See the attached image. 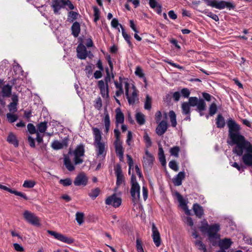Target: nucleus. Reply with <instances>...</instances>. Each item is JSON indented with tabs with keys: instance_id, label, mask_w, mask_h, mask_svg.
Instances as JSON below:
<instances>
[{
	"instance_id": "37998d69",
	"label": "nucleus",
	"mask_w": 252,
	"mask_h": 252,
	"mask_svg": "<svg viewBox=\"0 0 252 252\" xmlns=\"http://www.w3.org/2000/svg\"><path fill=\"white\" fill-rule=\"evenodd\" d=\"M180 151V148L178 146H175L171 148L170 150V153L171 156L175 157H178L179 152Z\"/></svg>"
},
{
	"instance_id": "052dcab7",
	"label": "nucleus",
	"mask_w": 252,
	"mask_h": 252,
	"mask_svg": "<svg viewBox=\"0 0 252 252\" xmlns=\"http://www.w3.org/2000/svg\"><path fill=\"white\" fill-rule=\"evenodd\" d=\"M184 221L188 225L192 227L193 225V221L192 219L189 217H187L184 219Z\"/></svg>"
},
{
	"instance_id": "680f3d73",
	"label": "nucleus",
	"mask_w": 252,
	"mask_h": 252,
	"mask_svg": "<svg viewBox=\"0 0 252 252\" xmlns=\"http://www.w3.org/2000/svg\"><path fill=\"white\" fill-rule=\"evenodd\" d=\"M181 93L184 97L186 98L188 97L190 94V92L187 88L183 89L181 91Z\"/></svg>"
},
{
	"instance_id": "f704fd0d",
	"label": "nucleus",
	"mask_w": 252,
	"mask_h": 252,
	"mask_svg": "<svg viewBox=\"0 0 252 252\" xmlns=\"http://www.w3.org/2000/svg\"><path fill=\"white\" fill-rule=\"evenodd\" d=\"M216 125L218 127L222 128L225 126V121L221 115H218L216 120Z\"/></svg>"
},
{
	"instance_id": "7c9ffc66",
	"label": "nucleus",
	"mask_w": 252,
	"mask_h": 252,
	"mask_svg": "<svg viewBox=\"0 0 252 252\" xmlns=\"http://www.w3.org/2000/svg\"><path fill=\"white\" fill-rule=\"evenodd\" d=\"M64 164L66 168L70 171L74 170V166L71 163L69 158L67 156H65L63 158Z\"/></svg>"
},
{
	"instance_id": "4be33fe9",
	"label": "nucleus",
	"mask_w": 252,
	"mask_h": 252,
	"mask_svg": "<svg viewBox=\"0 0 252 252\" xmlns=\"http://www.w3.org/2000/svg\"><path fill=\"white\" fill-rule=\"evenodd\" d=\"M67 146V143L65 140L60 142L58 140H54L51 144V147L56 150L63 149L64 147Z\"/></svg>"
},
{
	"instance_id": "5701e85b",
	"label": "nucleus",
	"mask_w": 252,
	"mask_h": 252,
	"mask_svg": "<svg viewBox=\"0 0 252 252\" xmlns=\"http://www.w3.org/2000/svg\"><path fill=\"white\" fill-rule=\"evenodd\" d=\"M185 177L184 172H180L173 179V182L175 186H179L182 185V180Z\"/></svg>"
},
{
	"instance_id": "e433bc0d",
	"label": "nucleus",
	"mask_w": 252,
	"mask_h": 252,
	"mask_svg": "<svg viewBox=\"0 0 252 252\" xmlns=\"http://www.w3.org/2000/svg\"><path fill=\"white\" fill-rule=\"evenodd\" d=\"M197 110L199 112L202 111L206 109V103L204 100L202 99H199L196 105Z\"/></svg>"
},
{
	"instance_id": "cd10ccee",
	"label": "nucleus",
	"mask_w": 252,
	"mask_h": 252,
	"mask_svg": "<svg viewBox=\"0 0 252 252\" xmlns=\"http://www.w3.org/2000/svg\"><path fill=\"white\" fill-rule=\"evenodd\" d=\"M12 87L9 85H6L2 88L1 95L3 97H8L11 94Z\"/></svg>"
},
{
	"instance_id": "0e129e2a",
	"label": "nucleus",
	"mask_w": 252,
	"mask_h": 252,
	"mask_svg": "<svg viewBox=\"0 0 252 252\" xmlns=\"http://www.w3.org/2000/svg\"><path fill=\"white\" fill-rule=\"evenodd\" d=\"M13 70L16 74H20L22 72V68L18 64H15L13 66Z\"/></svg>"
},
{
	"instance_id": "49530a36",
	"label": "nucleus",
	"mask_w": 252,
	"mask_h": 252,
	"mask_svg": "<svg viewBox=\"0 0 252 252\" xmlns=\"http://www.w3.org/2000/svg\"><path fill=\"white\" fill-rule=\"evenodd\" d=\"M199 99L196 97H190L189 99V103L190 106H195L197 105Z\"/></svg>"
},
{
	"instance_id": "412c9836",
	"label": "nucleus",
	"mask_w": 252,
	"mask_h": 252,
	"mask_svg": "<svg viewBox=\"0 0 252 252\" xmlns=\"http://www.w3.org/2000/svg\"><path fill=\"white\" fill-rule=\"evenodd\" d=\"M0 189L4 190H6L10 193L14 194L16 195L19 196L25 199V200H28V198L26 195V194L21 192L17 191L15 190H13L10 188H7V187L2 185L0 184Z\"/></svg>"
},
{
	"instance_id": "6ab92c4d",
	"label": "nucleus",
	"mask_w": 252,
	"mask_h": 252,
	"mask_svg": "<svg viewBox=\"0 0 252 252\" xmlns=\"http://www.w3.org/2000/svg\"><path fill=\"white\" fill-rule=\"evenodd\" d=\"M114 144L117 155L119 157L120 159L122 160L124 158V150L122 142L115 141Z\"/></svg>"
},
{
	"instance_id": "6e6d98bb",
	"label": "nucleus",
	"mask_w": 252,
	"mask_h": 252,
	"mask_svg": "<svg viewBox=\"0 0 252 252\" xmlns=\"http://www.w3.org/2000/svg\"><path fill=\"white\" fill-rule=\"evenodd\" d=\"M17 104H18L15 103L13 102L10 103V104L8 105V108L9 111L13 112H16L17 111Z\"/></svg>"
},
{
	"instance_id": "2eb2a0df",
	"label": "nucleus",
	"mask_w": 252,
	"mask_h": 252,
	"mask_svg": "<svg viewBox=\"0 0 252 252\" xmlns=\"http://www.w3.org/2000/svg\"><path fill=\"white\" fill-rule=\"evenodd\" d=\"M102 121L104 124V132L107 133L110 130V119L107 108L106 107L104 110V115L102 118Z\"/></svg>"
},
{
	"instance_id": "de8ad7c7",
	"label": "nucleus",
	"mask_w": 252,
	"mask_h": 252,
	"mask_svg": "<svg viewBox=\"0 0 252 252\" xmlns=\"http://www.w3.org/2000/svg\"><path fill=\"white\" fill-rule=\"evenodd\" d=\"M6 117L10 123H13L15 122L18 119V117L16 115L11 113H7L6 114Z\"/></svg>"
},
{
	"instance_id": "0eeeda50",
	"label": "nucleus",
	"mask_w": 252,
	"mask_h": 252,
	"mask_svg": "<svg viewBox=\"0 0 252 252\" xmlns=\"http://www.w3.org/2000/svg\"><path fill=\"white\" fill-rule=\"evenodd\" d=\"M47 233L53 236L55 239L65 243L70 244L74 242V239L71 237H68L56 231L47 230Z\"/></svg>"
},
{
	"instance_id": "9d476101",
	"label": "nucleus",
	"mask_w": 252,
	"mask_h": 252,
	"mask_svg": "<svg viewBox=\"0 0 252 252\" xmlns=\"http://www.w3.org/2000/svg\"><path fill=\"white\" fill-rule=\"evenodd\" d=\"M152 237L153 240V242L155 245L157 247H158L161 244V240L160 233L154 223H152Z\"/></svg>"
},
{
	"instance_id": "f257e3e1",
	"label": "nucleus",
	"mask_w": 252,
	"mask_h": 252,
	"mask_svg": "<svg viewBox=\"0 0 252 252\" xmlns=\"http://www.w3.org/2000/svg\"><path fill=\"white\" fill-rule=\"evenodd\" d=\"M94 136V145L97 158H104L107 152V144L102 141V132L97 127L92 128Z\"/></svg>"
},
{
	"instance_id": "ea45409f",
	"label": "nucleus",
	"mask_w": 252,
	"mask_h": 252,
	"mask_svg": "<svg viewBox=\"0 0 252 252\" xmlns=\"http://www.w3.org/2000/svg\"><path fill=\"white\" fill-rule=\"evenodd\" d=\"M76 220L79 225H81L84 222V215L81 212H77L75 215Z\"/></svg>"
},
{
	"instance_id": "8fccbe9b",
	"label": "nucleus",
	"mask_w": 252,
	"mask_h": 252,
	"mask_svg": "<svg viewBox=\"0 0 252 252\" xmlns=\"http://www.w3.org/2000/svg\"><path fill=\"white\" fill-rule=\"evenodd\" d=\"M217 111V105L215 103H213L211 104L209 107V114L211 116L214 115Z\"/></svg>"
},
{
	"instance_id": "c756f323",
	"label": "nucleus",
	"mask_w": 252,
	"mask_h": 252,
	"mask_svg": "<svg viewBox=\"0 0 252 252\" xmlns=\"http://www.w3.org/2000/svg\"><path fill=\"white\" fill-rule=\"evenodd\" d=\"M7 141L10 144H13L15 147L18 146V142L16 138V136L12 133H9L7 138Z\"/></svg>"
},
{
	"instance_id": "473e14b6",
	"label": "nucleus",
	"mask_w": 252,
	"mask_h": 252,
	"mask_svg": "<svg viewBox=\"0 0 252 252\" xmlns=\"http://www.w3.org/2000/svg\"><path fill=\"white\" fill-rule=\"evenodd\" d=\"M168 115L171 123V126L173 127H175L177 125L176 115L175 113L173 110H171L169 112Z\"/></svg>"
},
{
	"instance_id": "338daca9",
	"label": "nucleus",
	"mask_w": 252,
	"mask_h": 252,
	"mask_svg": "<svg viewBox=\"0 0 252 252\" xmlns=\"http://www.w3.org/2000/svg\"><path fill=\"white\" fill-rule=\"evenodd\" d=\"M40 133L37 131L35 133L36 135V140L38 143H41L43 142V135H41Z\"/></svg>"
},
{
	"instance_id": "6e6552de",
	"label": "nucleus",
	"mask_w": 252,
	"mask_h": 252,
	"mask_svg": "<svg viewBox=\"0 0 252 252\" xmlns=\"http://www.w3.org/2000/svg\"><path fill=\"white\" fill-rule=\"evenodd\" d=\"M77 56L81 60H85L87 56L91 58L93 56L90 51L88 52L86 47L82 44H79L76 49Z\"/></svg>"
},
{
	"instance_id": "13d9d810",
	"label": "nucleus",
	"mask_w": 252,
	"mask_h": 252,
	"mask_svg": "<svg viewBox=\"0 0 252 252\" xmlns=\"http://www.w3.org/2000/svg\"><path fill=\"white\" fill-rule=\"evenodd\" d=\"M78 14L74 11H70L68 13V19L71 21L77 19Z\"/></svg>"
},
{
	"instance_id": "603ef678",
	"label": "nucleus",
	"mask_w": 252,
	"mask_h": 252,
	"mask_svg": "<svg viewBox=\"0 0 252 252\" xmlns=\"http://www.w3.org/2000/svg\"><path fill=\"white\" fill-rule=\"evenodd\" d=\"M169 167L175 171L179 170L178 165L175 160H172L169 162Z\"/></svg>"
},
{
	"instance_id": "c03bdc74",
	"label": "nucleus",
	"mask_w": 252,
	"mask_h": 252,
	"mask_svg": "<svg viewBox=\"0 0 252 252\" xmlns=\"http://www.w3.org/2000/svg\"><path fill=\"white\" fill-rule=\"evenodd\" d=\"M143 138L145 142L146 147L148 148L151 147L152 145V141L150 137L149 136L147 132H145Z\"/></svg>"
},
{
	"instance_id": "423d86ee",
	"label": "nucleus",
	"mask_w": 252,
	"mask_h": 252,
	"mask_svg": "<svg viewBox=\"0 0 252 252\" xmlns=\"http://www.w3.org/2000/svg\"><path fill=\"white\" fill-rule=\"evenodd\" d=\"M84 152V147L83 145H78L73 151V160L76 165L83 162Z\"/></svg>"
},
{
	"instance_id": "3c124183",
	"label": "nucleus",
	"mask_w": 252,
	"mask_h": 252,
	"mask_svg": "<svg viewBox=\"0 0 252 252\" xmlns=\"http://www.w3.org/2000/svg\"><path fill=\"white\" fill-rule=\"evenodd\" d=\"M59 183L63 186H69L71 185L72 181L69 178H66L65 179H61Z\"/></svg>"
},
{
	"instance_id": "b1692460",
	"label": "nucleus",
	"mask_w": 252,
	"mask_h": 252,
	"mask_svg": "<svg viewBox=\"0 0 252 252\" xmlns=\"http://www.w3.org/2000/svg\"><path fill=\"white\" fill-rule=\"evenodd\" d=\"M115 172L117 176V186H120L124 183L125 177L120 168H118Z\"/></svg>"
},
{
	"instance_id": "4468645a",
	"label": "nucleus",
	"mask_w": 252,
	"mask_h": 252,
	"mask_svg": "<svg viewBox=\"0 0 252 252\" xmlns=\"http://www.w3.org/2000/svg\"><path fill=\"white\" fill-rule=\"evenodd\" d=\"M97 85L102 96L103 98H108L109 97L108 84H105L104 80H101L98 81Z\"/></svg>"
},
{
	"instance_id": "9b49d317",
	"label": "nucleus",
	"mask_w": 252,
	"mask_h": 252,
	"mask_svg": "<svg viewBox=\"0 0 252 252\" xmlns=\"http://www.w3.org/2000/svg\"><path fill=\"white\" fill-rule=\"evenodd\" d=\"M122 203L120 197L117 196L116 194L108 196L105 200V203L108 205H112L116 208L120 206Z\"/></svg>"
},
{
	"instance_id": "393cba45",
	"label": "nucleus",
	"mask_w": 252,
	"mask_h": 252,
	"mask_svg": "<svg viewBox=\"0 0 252 252\" xmlns=\"http://www.w3.org/2000/svg\"><path fill=\"white\" fill-rule=\"evenodd\" d=\"M232 242L230 239L225 238L221 240L219 243V246L220 249L227 250L232 245Z\"/></svg>"
},
{
	"instance_id": "a211bd4d",
	"label": "nucleus",
	"mask_w": 252,
	"mask_h": 252,
	"mask_svg": "<svg viewBox=\"0 0 252 252\" xmlns=\"http://www.w3.org/2000/svg\"><path fill=\"white\" fill-rule=\"evenodd\" d=\"M175 195L178 200L180 206L185 210V213L187 215H190V210L188 209L186 200L183 197V196L179 193L176 192Z\"/></svg>"
},
{
	"instance_id": "bf43d9fd",
	"label": "nucleus",
	"mask_w": 252,
	"mask_h": 252,
	"mask_svg": "<svg viewBox=\"0 0 252 252\" xmlns=\"http://www.w3.org/2000/svg\"><path fill=\"white\" fill-rule=\"evenodd\" d=\"M231 165L232 166H233V167L236 168L240 172H242L244 171V166L241 164L239 165L238 163H237L236 162L232 163Z\"/></svg>"
},
{
	"instance_id": "09e8293b",
	"label": "nucleus",
	"mask_w": 252,
	"mask_h": 252,
	"mask_svg": "<svg viewBox=\"0 0 252 252\" xmlns=\"http://www.w3.org/2000/svg\"><path fill=\"white\" fill-rule=\"evenodd\" d=\"M195 244L199 250H203L204 252L206 251L205 245L201 240H196L195 242Z\"/></svg>"
},
{
	"instance_id": "20e7f679",
	"label": "nucleus",
	"mask_w": 252,
	"mask_h": 252,
	"mask_svg": "<svg viewBox=\"0 0 252 252\" xmlns=\"http://www.w3.org/2000/svg\"><path fill=\"white\" fill-rule=\"evenodd\" d=\"M131 184L130 194L133 202L134 204H136L138 203L140 200V187L139 184L136 181V177L133 175L131 176Z\"/></svg>"
},
{
	"instance_id": "c85d7f7f",
	"label": "nucleus",
	"mask_w": 252,
	"mask_h": 252,
	"mask_svg": "<svg viewBox=\"0 0 252 252\" xmlns=\"http://www.w3.org/2000/svg\"><path fill=\"white\" fill-rule=\"evenodd\" d=\"M72 33L75 37H77L80 32V26L79 23L76 22H74L72 27Z\"/></svg>"
},
{
	"instance_id": "a19ab883",
	"label": "nucleus",
	"mask_w": 252,
	"mask_h": 252,
	"mask_svg": "<svg viewBox=\"0 0 252 252\" xmlns=\"http://www.w3.org/2000/svg\"><path fill=\"white\" fill-rule=\"evenodd\" d=\"M35 185V182L33 180H25L23 184V187L25 188H32Z\"/></svg>"
},
{
	"instance_id": "a18cd8bd",
	"label": "nucleus",
	"mask_w": 252,
	"mask_h": 252,
	"mask_svg": "<svg viewBox=\"0 0 252 252\" xmlns=\"http://www.w3.org/2000/svg\"><path fill=\"white\" fill-rule=\"evenodd\" d=\"M151 98L149 95H146V99L144 104V108L145 109L150 110L151 108Z\"/></svg>"
},
{
	"instance_id": "72a5a7b5",
	"label": "nucleus",
	"mask_w": 252,
	"mask_h": 252,
	"mask_svg": "<svg viewBox=\"0 0 252 252\" xmlns=\"http://www.w3.org/2000/svg\"><path fill=\"white\" fill-rule=\"evenodd\" d=\"M100 192V189L96 188L92 189L89 193L88 195L92 199H94L99 195Z\"/></svg>"
},
{
	"instance_id": "a878e982",
	"label": "nucleus",
	"mask_w": 252,
	"mask_h": 252,
	"mask_svg": "<svg viewBox=\"0 0 252 252\" xmlns=\"http://www.w3.org/2000/svg\"><path fill=\"white\" fill-rule=\"evenodd\" d=\"M192 209L195 215L199 218H201L204 215V210L203 207L198 204H194Z\"/></svg>"
},
{
	"instance_id": "f3484780",
	"label": "nucleus",
	"mask_w": 252,
	"mask_h": 252,
	"mask_svg": "<svg viewBox=\"0 0 252 252\" xmlns=\"http://www.w3.org/2000/svg\"><path fill=\"white\" fill-rule=\"evenodd\" d=\"M51 6L55 14H60V10L63 8V0H52Z\"/></svg>"
},
{
	"instance_id": "39448f33",
	"label": "nucleus",
	"mask_w": 252,
	"mask_h": 252,
	"mask_svg": "<svg viewBox=\"0 0 252 252\" xmlns=\"http://www.w3.org/2000/svg\"><path fill=\"white\" fill-rule=\"evenodd\" d=\"M208 6H212L219 9H222L225 7L229 9L233 8L234 5L230 2L217 0H203Z\"/></svg>"
},
{
	"instance_id": "c9c22d12",
	"label": "nucleus",
	"mask_w": 252,
	"mask_h": 252,
	"mask_svg": "<svg viewBox=\"0 0 252 252\" xmlns=\"http://www.w3.org/2000/svg\"><path fill=\"white\" fill-rule=\"evenodd\" d=\"M190 105L188 102H183L182 104L183 113L185 115H189Z\"/></svg>"
},
{
	"instance_id": "dca6fc26",
	"label": "nucleus",
	"mask_w": 252,
	"mask_h": 252,
	"mask_svg": "<svg viewBox=\"0 0 252 252\" xmlns=\"http://www.w3.org/2000/svg\"><path fill=\"white\" fill-rule=\"evenodd\" d=\"M154 160L153 155L148 150H146L145 155L143 157V166L146 168L151 167Z\"/></svg>"
},
{
	"instance_id": "1a4fd4ad",
	"label": "nucleus",
	"mask_w": 252,
	"mask_h": 252,
	"mask_svg": "<svg viewBox=\"0 0 252 252\" xmlns=\"http://www.w3.org/2000/svg\"><path fill=\"white\" fill-rule=\"evenodd\" d=\"M23 216L25 220L29 223L34 225H39V220L33 213L28 210L25 211Z\"/></svg>"
},
{
	"instance_id": "79ce46f5",
	"label": "nucleus",
	"mask_w": 252,
	"mask_h": 252,
	"mask_svg": "<svg viewBox=\"0 0 252 252\" xmlns=\"http://www.w3.org/2000/svg\"><path fill=\"white\" fill-rule=\"evenodd\" d=\"M63 8H65L67 10H72L74 8V6L71 2L69 0H63Z\"/></svg>"
},
{
	"instance_id": "774afa93",
	"label": "nucleus",
	"mask_w": 252,
	"mask_h": 252,
	"mask_svg": "<svg viewBox=\"0 0 252 252\" xmlns=\"http://www.w3.org/2000/svg\"><path fill=\"white\" fill-rule=\"evenodd\" d=\"M149 5L152 8H155L159 5L156 0H149Z\"/></svg>"
},
{
	"instance_id": "4c0bfd02",
	"label": "nucleus",
	"mask_w": 252,
	"mask_h": 252,
	"mask_svg": "<svg viewBox=\"0 0 252 252\" xmlns=\"http://www.w3.org/2000/svg\"><path fill=\"white\" fill-rule=\"evenodd\" d=\"M47 127V123L41 122L37 126V131L43 133L45 132Z\"/></svg>"
},
{
	"instance_id": "e2e57ef3",
	"label": "nucleus",
	"mask_w": 252,
	"mask_h": 252,
	"mask_svg": "<svg viewBox=\"0 0 252 252\" xmlns=\"http://www.w3.org/2000/svg\"><path fill=\"white\" fill-rule=\"evenodd\" d=\"M132 139V133L130 131H128L127 135V139L126 140V142L127 145H130L131 143Z\"/></svg>"
},
{
	"instance_id": "69168bd1",
	"label": "nucleus",
	"mask_w": 252,
	"mask_h": 252,
	"mask_svg": "<svg viewBox=\"0 0 252 252\" xmlns=\"http://www.w3.org/2000/svg\"><path fill=\"white\" fill-rule=\"evenodd\" d=\"M135 73L137 76H138L140 77H143L144 76L142 69L140 67L138 66L136 67Z\"/></svg>"
},
{
	"instance_id": "f8f14e48",
	"label": "nucleus",
	"mask_w": 252,
	"mask_h": 252,
	"mask_svg": "<svg viewBox=\"0 0 252 252\" xmlns=\"http://www.w3.org/2000/svg\"><path fill=\"white\" fill-rule=\"evenodd\" d=\"M128 83L127 80L125 78H123L121 77L119 78V82L115 81L114 82L117 91L115 93V96L118 97L124 94L123 86L125 87V83Z\"/></svg>"
},
{
	"instance_id": "f03ea898",
	"label": "nucleus",
	"mask_w": 252,
	"mask_h": 252,
	"mask_svg": "<svg viewBox=\"0 0 252 252\" xmlns=\"http://www.w3.org/2000/svg\"><path fill=\"white\" fill-rule=\"evenodd\" d=\"M199 229L203 233H207L210 240L219 239L220 235L218 232L220 230L219 224L209 225L207 221L204 219L201 221Z\"/></svg>"
},
{
	"instance_id": "864d4df0",
	"label": "nucleus",
	"mask_w": 252,
	"mask_h": 252,
	"mask_svg": "<svg viewBox=\"0 0 252 252\" xmlns=\"http://www.w3.org/2000/svg\"><path fill=\"white\" fill-rule=\"evenodd\" d=\"M111 25L113 28H115V29H118V31L119 32H120V30L118 28V27L119 26L120 27V25H122L119 23V22H118V20L117 19H116V18L113 19L111 22Z\"/></svg>"
},
{
	"instance_id": "4d7b16f0",
	"label": "nucleus",
	"mask_w": 252,
	"mask_h": 252,
	"mask_svg": "<svg viewBox=\"0 0 252 252\" xmlns=\"http://www.w3.org/2000/svg\"><path fill=\"white\" fill-rule=\"evenodd\" d=\"M136 249L137 252H144V251L143 249L142 242L139 239H137L136 240Z\"/></svg>"
},
{
	"instance_id": "aec40b11",
	"label": "nucleus",
	"mask_w": 252,
	"mask_h": 252,
	"mask_svg": "<svg viewBox=\"0 0 252 252\" xmlns=\"http://www.w3.org/2000/svg\"><path fill=\"white\" fill-rule=\"evenodd\" d=\"M167 128V124L165 121H161L156 128V132L158 135L161 136L163 135Z\"/></svg>"
},
{
	"instance_id": "5fc2aeb1",
	"label": "nucleus",
	"mask_w": 252,
	"mask_h": 252,
	"mask_svg": "<svg viewBox=\"0 0 252 252\" xmlns=\"http://www.w3.org/2000/svg\"><path fill=\"white\" fill-rule=\"evenodd\" d=\"M27 128L28 131L32 134H34L37 132V131L36 130L35 127L32 124H28Z\"/></svg>"
},
{
	"instance_id": "2f4dec72",
	"label": "nucleus",
	"mask_w": 252,
	"mask_h": 252,
	"mask_svg": "<svg viewBox=\"0 0 252 252\" xmlns=\"http://www.w3.org/2000/svg\"><path fill=\"white\" fill-rule=\"evenodd\" d=\"M135 119L140 125H144L145 123V117L144 114L141 112H137L135 115Z\"/></svg>"
},
{
	"instance_id": "7ed1b4c3",
	"label": "nucleus",
	"mask_w": 252,
	"mask_h": 252,
	"mask_svg": "<svg viewBox=\"0 0 252 252\" xmlns=\"http://www.w3.org/2000/svg\"><path fill=\"white\" fill-rule=\"evenodd\" d=\"M125 84V94L130 105H133L136 101L138 100L137 91L134 85L130 86L128 83Z\"/></svg>"
},
{
	"instance_id": "58836bf2",
	"label": "nucleus",
	"mask_w": 252,
	"mask_h": 252,
	"mask_svg": "<svg viewBox=\"0 0 252 252\" xmlns=\"http://www.w3.org/2000/svg\"><path fill=\"white\" fill-rule=\"evenodd\" d=\"M120 27L122 29V33L123 35V36L125 38V39L126 40V41L127 42L129 46H131L132 44L131 42L130 41V36L126 32L125 29L123 27L122 25H120Z\"/></svg>"
},
{
	"instance_id": "ddd939ff",
	"label": "nucleus",
	"mask_w": 252,
	"mask_h": 252,
	"mask_svg": "<svg viewBox=\"0 0 252 252\" xmlns=\"http://www.w3.org/2000/svg\"><path fill=\"white\" fill-rule=\"evenodd\" d=\"M88 178L84 173H79L74 181V184L76 186H85L88 183Z\"/></svg>"
},
{
	"instance_id": "bb28decb",
	"label": "nucleus",
	"mask_w": 252,
	"mask_h": 252,
	"mask_svg": "<svg viewBox=\"0 0 252 252\" xmlns=\"http://www.w3.org/2000/svg\"><path fill=\"white\" fill-rule=\"evenodd\" d=\"M116 123L118 126L119 124H123L124 122V115L119 108L116 110Z\"/></svg>"
}]
</instances>
